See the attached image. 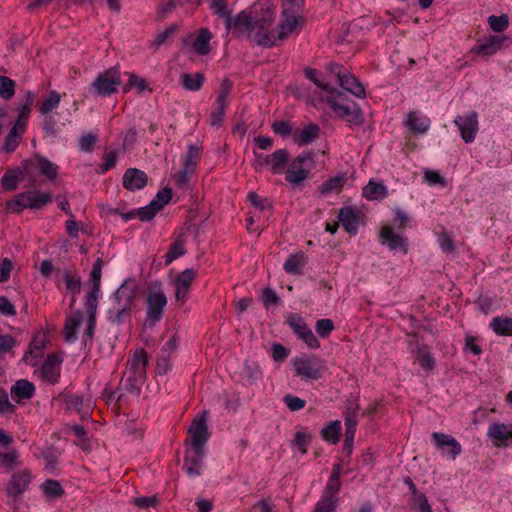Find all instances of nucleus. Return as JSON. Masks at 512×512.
<instances>
[{
  "label": "nucleus",
  "mask_w": 512,
  "mask_h": 512,
  "mask_svg": "<svg viewBox=\"0 0 512 512\" xmlns=\"http://www.w3.org/2000/svg\"><path fill=\"white\" fill-rule=\"evenodd\" d=\"M275 11L263 5L254 6L251 10L241 11L233 20L231 26L236 36L246 35L257 45L272 47L275 45V35L269 31L274 22Z\"/></svg>",
  "instance_id": "f257e3e1"
},
{
  "label": "nucleus",
  "mask_w": 512,
  "mask_h": 512,
  "mask_svg": "<svg viewBox=\"0 0 512 512\" xmlns=\"http://www.w3.org/2000/svg\"><path fill=\"white\" fill-rule=\"evenodd\" d=\"M139 286L134 279H126L113 293L112 305L107 312L108 321L120 325L130 317Z\"/></svg>",
  "instance_id": "f03ea898"
},
{
  "label": "nucleus",
  "mask_w": 512,
  "mask_h": 512,
  "mask_svg": "<svg viewBox=\"0 0 512 512\" xmlns=\"http://www.w3.org/2000/svg\"><path fill=\"white\" fill-rule=\"evenodd\" d=\"M102 267L103 260L101 258H97L93 264L89 278V284L91 285V287L87 293L85 301V306L88 312L86 335L89 339L93 337L96 326V312L98 307V300L100 297Z\"/></svg>",
  "instance_id": "7ed1b4c3"
},
{
  "label": "nucleus",
  "mask_w": 512,
  "mask_h": 512,
  "mask_svg": "<svg viewBox=\"0 0 512 512\" xmlns=\"http://www.w3.org/2000/svg\"><path fill=\"white\" fill-rule=\"evenodd\" d=\"M315 166L313 150L303 151L289 163L285 170V180L293 186L299 185L309 177Z\"/></svg>",
  "instance_id": "20e7f679"
},
{
  "label": "nucleus",
  "mask_w": 512,
  "mask_h": 512,
  "mask_svg": "<svg viewBox=\"0 0 512 512\" xmlns=\"http://www.w3.org/2000/svg\"><path fill=\"white\" fill-rule=\"evenodd\" d=\"M326 101L338 117L351 125L359 126L363 123V113L357 103L340 99L337 92L328 95Z\"/></svg>",
  "instance_id": "39448f33"
},
{
  "label": "nucleus",
  "mask_w": 512,
  "mask_h": 512,
  "mask_svg": "<svg viewBox=\"0 0 512 512\" xmlns=\"http://www.w3.org/2000/svg\"><path fill=\"white\" fill-rule=\"evenodd\" d=\"M167 306V297L161 284L153 285L146 294V320L145 324L153 327L158 323Z\"/></svg>",
  "instance_id": "423d86ee"
},
{
  "label": "nucleus",
  "mask_w": 512,
  "mask_h": 512,
  "mask_svg": "<svg viewBox=\"0 0 512 512\" xmlns=\"http://www.w3.org/2000/svg\"><path fill=\"white\" fill-rule=\"evenodd\" d=\"M295 374L304 380H318L326 371L325 361L316 355H304L292 360Z\"/></svg>",
  "instance_id": "0eeeda50"
},
{
  "label": "nucleus",
  "mask_w": 512,
  "mask_h": 512,
  "mask_svg": "<svg viewBox=\"0 0 512 512\" xmlns=\"http://www.w3.org/2000/svg\"><path fill=\"white\" fill-rule=\"evenodd\" d=\"M121 74L118 67H111L100 72L90 86L91 92L100 97H109L118 91Z\"/></svg>",
  "instance_id": "6e6552de"
},
{
  "label": "nucleus",
  "mask_w": 512,
  "mask_h": 512,
  "mask_svg": "<svg viewBox=\"0 0 512 512\" xmlns=\"http://www.w3.org/2000/svg\"><path fill=\"white\" fill-rule=\"evenodd\" d=\"M329 68L330 71L337 76L339 85L344 90L357 98L363 99L366 97V89L355 75L336 63H331Z\"/></svg>",
  "instance_id": "1a4fd4ad"
},
{
  "label": "nucleus",
  "mask_w": 512,
  "mask_h": 512,
  "mask_svg": "<svg viewBox=\"0 0 512 512\" xmlns=\"http://www.w3.org/2000/svg\"><path fill=\"white\" fill-rule=\"evenodd\" d=\"M148 354L143 349H136L127 362V379L135 384L142 383L146 376Z\"/></svg>",
  "instance_id": "9d476101"
},
{
  "label": "nucleus",
  "mask_w": 512,
  "mask_h": 512,
  "mask_svg": "<svg viewBox=\"0 0 512 512\" xmlns=\"http://www.w3.org/2000/svg\"><path fill=\"white\" fill-rule=\"evenodd\" d=\"M287 323L296 335L297 339L302 340L308 348L318 349L320 347L319 340L300 315H290L287 319Z\"/></svg>",
  "instance_id": "9b49d317"
},
{
  "label": "nucleus",
  "mask_w": 512,
  "mask_h": 512,
  "mask_svg": "<svg viewBox=\"0 0 512 512\" xmlns=\"http://www.w3.org/2000/svg\"><path fill=\"white\" fill-rule=\"evenodd\" d=\"M189 438L185 444L189 447L203 448L209 439V431L207 427L206 411L201 416L193 419L189 429Z\"/></svg>",
  "instance_id": "f8f14e48"
},
{
  "label": "nucleus",
  "mask_w": 512,
  "mask_h": 512,
  "mask_svg": "<svg viewBox=\"0 0 512 512\" xmlns=\"http://www.w3.org/2000/svg\"><path fill=\"white\" fill-rule=\"evenodd\" d=\"M54 282L59 290L62 288V283L65 284L66 291L72 295L71 304H74L76 296L81 291L82 282L80 276L71 269L58 268L55 271Z\"/></svg>",
  "instance_id": "ddd939ff"
},
{
  "label": "nucleus",
  "mask_w": 512,
  "mask_h": 512,
  "mask_svg": "<svg viewBox=\"0 0 512 512\" xmlns=\"http://www.w3.org/2000/svg\"><path fill=\"white\" fill-rule=\"evenodd\" d=\"M32 480L31 473L28 469H19L15 471L6 486L8 497L17 500L23 493H25L30 486Z\"/></svg>",
  "instance_id": "4468645a"
},
{
  "label": "nucleus",
  "mask_w": 512,
  "mask_h": 512,
  "mask_svg": "<svg viewBox=\"0 0 512 512\" xmlns=\"http://www.w3.org/2000/svg\"><path fill=\"white\" fill-rule=\"evenodd\" d=\"M455 125L460 131L461 138L465 143H472L478 132V115L475 111H470L465 115H458L454 119Z\"/></svg>",
  "instance_id": "2eb2a0df"
},
{
  "label": "nucleus",
  "mask_w": 512,
  "mask_h": 512,
  "mask_svg": "<svg viewBox=\"0 0 512 512\" xmlns=\"http://www.w3.org/2000/svg\"><path fill=\"white\" fill-rule=\"evenodd\" d=\"M507 36L493 35L483 40H478L476 45L471 48V53L481 57H489L499 52L506 46Z\"/></svg>",
  "instance_id": "dca6fc26"
},
{
  "label": "nucleus",
  "mask_w": 512,
  "mask_h": 512,
  "mask_svg": "<svg viewBox=\"0 0 512 512\" xmlns=\"http://www.w3.org/2000/svg\"><path fill=\"white\" fill-rule=\"evenodd\" d=\"M196 275V270L193 268H187L176 276L174 280L176 302L182 305L187 301L191 285L195 280Z\"/></svg>",
  "instance_id": "f3484780"
},
{
  "label": "nucleus",
  "mask_w": 512,
  "mask_h": 512,
  "mask_svg": "<svg viewBox=\"0 0 512 512\" xmlns=\"http://www.w3.org/2000/svg\"><path fill=\"white\" fill-rule=\"evenodd\" d=\"M432 440L435 447L441 451L442 455L452 460L456 459L462 452L460 443L450 435L434 432L432 434Z\"/></svg>",
  "instance_id": "a211bd4d"
},
{
  "label": "nucleus",
  "mask_w": 512,
  "mask_h": 512,
  "mask_svg": "<svg viewBox=\"0 0 512 512\" xmlns=\"http://www.w3.org/2000/svg\"><path fill=\"white\" fill-rule=\"evenodd\" d=\"M487 437L495 447H508L512 445V425L505 423H491L487 430Z\"/></svg>",
  "instance_id": "6ab92c4d"
},
{
  "label": "nucleus",
  "mask_w": 512,
  "mask_h": 512,
  "mask_svg": "<svg viewBox=\"0 0 512 512\" xmlns=\"http://www.w3.org/2000/svg\"><path fill=\"white\" fill-rule=\"evenodd\" d=\"M204 449L189 447L185 452L183 470L189 477H197L203 468Z\"/></svg>",
  "instance_id": "aec40b11"
},
{
  "label": "nucleus",
  "mask_w": 512,
  "mask_h": 512,
  "mask_svg": "<svg viewBox=\"0 0 512 512\" xmlns=\"http://www.w3.org/2000/svg\"><path fill=\"white\" fill-rule=\"evenodd\" d=\"M381 244L387 245L391 251H399L402 254L407 253V238L394 232L390 225H384L379 232Z\"/></svg>",
  "instance_id": "412c9836"
},
{
  "label": "nucleus",
  "mask_w": 512,
  "mask_h": 512,
  "mask_svg": "<svg viewBox=\"0 0 512 512\" xmlns=\"http://www.w3.org/2000/svg\"><path fill=\"white\" fill-rule=\"evenodd\" d=\"M292 3V0H285L283 9V19L277 26V29L271 30L275 35V42L277 40L286 39L297 27L298 17L294 12H289L288 4Z\"/></svg>",
  "instance_id": "4be33fe9"
},
{
  "label": "nucleus",
  "mask_w": 512,
  "mask_h": 512,
  "mask_svg": "<svg viewBox=\"0 0 512 512\" xmlns=\"http://www.w3.org/2000/svg\"><path fill=\"white\" fill-rule=\"evenodd\" d=\"M361 211L355 205L343 206L339 210V222L350 235H356L359 229Z\"/></svg>",
  "instance_id": "5701e85b"
},
{
  "label": "nucleus",
  "mask_w": 512,
  "mask_h": 512,
  "mask_svg": "<svg viewBox=\"0 0 512 512\" xmlns=\"http://www.w3.org/2000/svg\"><path fill=\"white\" fill-rule=\"evenodd\" d=\"M61 363V357L49 354L40 368L41 377L50 384L56 383L60 377Z\"/></svg>",
  "instance_id": "b1692460"
},
{
  "label": "nucleus",
  "mask_w": 512,
  "mask_h": 512,
  "mask_svg": "<svg viewBox=\"0 0 512 512\" xmlns=\"http://www.w3.org/2000/svg\"><path fill=\"white\" fill-rule=\"evenodd\" d=\"M147 174L137 168H128L123 175V186L129 191H137L147 185Z\"/></svg>",
  "instance_id": "393cba45"
},
{
  "label": "nucleus",
  "mask_w": 512,
  "mask_h": 512,
  "mask_svg": "<svg viewBox=\"0 0 512 512\" xmlns=\"http://www.w3.org/2000/svg\"><path fill=\"white\" fill-rule=\"evenodd\" d=\"M405 124L414 134H425L430 128V119L419 111H411L407 114Z\"/></svg>",
  "instance_id": "a878e982"
},
{
  "label": "nucleus",
  "mask_w": 512,
  "mask_h": 512,
  "mask_svg": "<svg viewBox=\"0 0 512 512\" xmlns=\"http://www.w3.org/2000/svg\"><path fill=\"white\" fill-rule=\"evenodd\" d=\"M84 319L83 312L77 310L71 316L66 318L63 330V337L66 342L73 343L77 340V330L82 324Z\"/></svg>",
  "instance_id": "bb28decb"
},
{
  "label": "nucleus",
  "mask_w": 512,
  "mask_h": 512,
  "mask_svg": "<svg viewBox=\"0 0 512 512\" xmlns=\"http://www.w3.org/2000/svg\"><path fill=\"white\" fill-rule=\"evenodd\" d=\"M32 197V190L18 193L12 199L6 202V207L11 213H20L27 208L32 209Z\"/></svg>",
  "instance_id": "cd10ccee"
},
{
  "label": "nucleus",
  "mask_w": 512,
  "mask_h": 512,
  "mask_svg": "<svg viewBox=\"0 0 512 512\" xmlns=\"http://www.w3.org/2000/svg\"><path fill=\"white\" fill-rule=\"evenodd\" d=\"M35 394V386L28 380H18L11 387V396L16 402L31 399Z\"/></svg>",
  "instance_id": "c85d7f7f"
},
{
  "label": "nucleus",
  "mask_w": 512,
  "mask_h": 512,
  "mask_svg": "<svg viewBox=\"0 0 512 512\" xmlns=\"http://www.w3.org/2000/svg\"><path fill=\"white\" fill-rule=\"evenodd\" d=\"M320 128L315 123H309L294 136V142L299 146L313 143L319 138Z\"/></svg>",
  "instance_id": "c756f323"
},
{
  "label": "nucleus",
  "mask_w": 512,
  "mask_h": 512,
  "mask_svg": "<svg viewBox=\"0 0 512 512\" xmlns=\"http://www.w3.org/2000/svg\"><path fill=\"white\" fill-rule=\"evenodd\" d=\"M289 153L286 149H278L269 155V169L275 174L279 175L285 173L288 163Z\"/></svg>",
  "instance_id": "7c9ffc66"
},
{
  "label": "nucleus",
  "mask_w": 512,
  "mask_h": 512,
  "mask_svg": "<svg viewBox=\"0 0 512 512\" xmlns=\"http://www.w3.org/2000/svg\"><path fill=\"white\" fill-rule=\"evenodd\" d=\"M338 494L323 490L320 499L314 506L313 512H336Z\"/></svg>",
  "instance_id": "2f4dec72"
},
{
  "label": "nucleus",
  "mask_w": 512,
  "mask_h": 512,
  "mask_svg": "<svg viewBox=\"0 0 512 512\" xmlns=\"http://www.w3.org/2000/svg\"><path fill=\"white\" fill-rule=\"evenodd\" d=\"M25 131L26 129L20 128L19 125H13L4 139L2 150L6 153L14 152L19 146Z\"/></svg>",
  "instance_id": "473e14b6"
},
{
  "label": "nucleus",
  "mask_w": 512,
  "mask_h": 512,
  "mask_svg": "<svg viewBox=\"0 0 512 512\" xmlns=\"http://www.w3.org/2000/svg\"><path fill=\"white\" fill-rule=\"evenodd\" d=\"M362 195L370 201L382 200L387 197L388 191L387 187L382 183L370 180L363 188Z\"/></svg>",
  "instance_id": "72a5a7b5"
},
{
  "label": "nucleus",
  "mask_w": 512,
  "mask_h": 512,
  "mask_svg": "<svg viewBox=\"0 0 512 512\" xmlns=\"http://www.w3.org/2000/svg\"><path fill=\"white\" fill-rule=\"evenodd\" d=\"M489 327L491 330L499 336H511L512 335V318L510 317H494Z\"/></svg>",
  "instance_id": "f704fd0d"
},
{
  "label": "nucleus",
  "mask_w": 512,
  "mask_h": 512,
  "mask_svg": "<svg viewBox=\"0 0 512 512\" xmlns=\"http://www.w3.org/2000/svg\"><path fill=\"white\" fill-rule=\"evenodd\" d=\"M243 378L250 384L254 385L262 379V370L257 362L246 360L242 372Z\"/></svg>",
  "instance_id": "c9c22d12"
},
{
  "label": "nucleus",
  "mask_w": 512,
  "mask_h": 512,
  "mask_svg": "<svg viewBox=\"0 0 512 512\" xmlns=\"http://www.w3.org/2000/svg\"><path fill=\"white\" fill-rule=\"evenodd\" d=\"M61 102V95L56 90L49 91L47 97L38 103L39 112L47 116L56 109Z\"/></svg>",
  "instance_id": "e433bc0d"
},
{
  "label": "nucleus",
  "mask_w": 512,
  "mask_h": 512,
  "mask_svg": "<svg viewBox=\"0 0 512 512\" xmlns=\"http://www.w3.org/2000/svg\"><path fill=\"white\" fill-rule=\"evenodd\" d=\"M201 154V148L195 144H190L187 152L182 159V167L195 172Z\"/></svg>",
  "instance_id": "4c0bfd02"
},
{
  "label": "nucleus",
  "mask_w": 512,
  "mask_h": 512,
  "mask_svg": "<svg viewBox=\"0 0 512 512\" xmlns=\"http://www.w3.org/2000/svg\"><path fill=\"white\" fill-rule=\"evenodd\" d=\"M211 38V32L207 28H201L193 42V49L200 55L208 54L210 51L209 42Z\"/></svg>",
  "instance_id": "58836bf2"
},
{
  "label": "nucleus",
  "mask_w": 512,
  "mask_h": 512,
  "mask_svg": "<svg viewBox=\"0 0 512 512\" xmlns=\"http://www.w3.org/2000/svg\"><path fill=\"white\" fill-rule=\"evenodd\" d=\"M204 81H205L204 74L199 73V72L194 73V74L184 73L181 75L182 85H183L184 89H186L188 91H193V92L199 91L202 88Z\"/></svg>",
  "instance_id": "ea45409f"
},
{
  "label": "nucleus",
  "mask_w": 512,
  "mask_h": 512,
  "mask_svg": "<svg viewBox=\"0 0 512 512\" xmlns=\"http://www.w3.org/2000/svg\"><path fill=\"white\" fill-rule=\"evenodd\" d=\"M185 239L183 235H180L176 238V240L170 245L168 252L165 255V264L169 265L177 258L183 256L186 253L185 250Z\"/></svg>",
  "instance_id": "a19ab883"
},
{
  "label": "nucleus",
  "mask_w": 512,
  "mask_h": 512,
  "mask_svg": "<svg viewBox=\"0 0 512 512\" xmlns=\"http://www.w3.org/2000/svg\"><path fill=\"white\" fill-rule=\"evenodd\" d=\"M304 266V253L299 252L289 256L283 268L288 274L300 275Z\"/></svg>",
  "instance_id": "79ce46f5"
},
{
  "label": "nucleus",
  "mask_w": 512,
  "mask_h": 512,
  "mask_svg": "<svg viewBox=\"0 0 512 512\" xmlns=\"http://www.w3.org/2000/svg\"><path fill=\"white\" fill-rule=\"evenodd\" d=\"M341 429V422L334 420L321 430V436L325 441L331 444H337L339 442Z\"/></svg>",
  "instance_id": "37998d69"
},
{
  "label": "nucleus",
  "mask_w": 512,
  "mask_h": 512,
  "mask_svg": "<svg viewBox=\"0 0 512 512\" xmlns=\"http://www.w3.org/2000/svg\"><path fill=\"white\" fill-rule=\"evenodd\" d=\"M37 168L40 173L46 176L48 179L53 180L56 178L58 173V166L45 157H36Z\"/></svg>",
  "instance_id": "c03bdc74"
},
{
  "label": "nucleus",
  "mask_w": 512,
  "mask_h": 512,
  "mask_svg": "<svg viewBox=\"0 0 512 512\" xmlns=\"http://www.w3.org/2000/svg\"><path fill=\"white\" fill-rule=\"evenodd\" d=\"M346 181L345 175L334 176L324 181L320 186V192L327 195L333 191H340Z\"/></svg>",
  "instance_id": "a18cd8bd"
},
{
  "label": "nucleus",
  "mask_w": 512,
  "mask_h": 512,
  "mask_svg": "<svg viewBox=\"0 0 512 512\" xmlns=\"http://www.w3.org/2000/svg\"><path fill=\"white\" fill-rule=\"evenodd\" d=\"M43 494L49 499L59 498L64 494V490L60 483L56 480H46L41 484Z\"/></svg>",
  "instance_id": "49530a36"
},
{
  "label": "nucleus",
  "mask_w": 512,
  "mask_h": 512,
  "mask_svg": "<svg viewBox=\"0 0 512 512\" xmlns=\"http://www.w3.org/2000/svg\"><path fill=\"white\" fill-rule=\"evenodd\" d=\"M305 76L312 81L318 88L326 92L328 95H332L333 93H336V90L329 84L323 82L318 77V71L313 68H305L304 69Z\"/></svg>",
  "instance_id": "de8ad7c7"
},
{
  "label": "nucleus",
  "mask_w": 512,
  "mask_h": 512,
  "mask_svg": "<svg viewBox=\"0 0 512 512\" xmlns=\"http://www.w3.org/2000/svg\"><path fill=\"white\" fill-rule=\"evenodd\" d=\"M490 29L496 33H502L509 26L508 15L502 14L500 16L491 15L487 19Z\"/></svg>",
  "instance_id": "09e8293b"
},
{
  "label": "nucleus",
  "mask_w": 512,
  "mask_h": 512,
  "mask_svg": "<svg viewBox=\"0 0 512 512\" xmlns=\"http://www.w3.org/2000/svg\"><path fill=\"white\" fill-rule=\"evenodd\" d=\"M98 141L97 133H83L78 141L79 149L85 153H91Z\"/></svg>",
  "instance_id": "8fccbe9b"
},
{
  "label": "nucleus",
  "mask_w": 512,
  "mask_h": 512,
  "mask_svg": "<svg viewBox=\"0 0 512 512\" xmlns=\"http://www.w3.org/2000/svg\"><path fill=\"white\" fill-rule=\"evenodd\" d=\"M16 83L7 76H0V97L3 100H10L15 94Z\"/></svg>",
  "instance_id": "3c124183"
},
{
  "label": "nucleus",
  "mask_w": 512,
  "mask_h": 512,
  "mask_svg": "<svg viewBox=\"0 0 512 512\" xmlns=\"http://www.w3.org/2000/svg\"><path fill=\"white\" fill-rule=\"evenodd\" d=\"M341 488L340 482V465H335L333 467L332 473L324 487V490L329 493L338 494Z\"/></svg>",
  "instance_id": "603ef678"
},
{
  "label": "nucleus",
  "mask_w": 512,
  "mask_h": 512,
  "mask_svg": "<svg viewBox=\"0 0 512 512\" xmlns=\"http://www.w3.org/2000/svg\"><path fill=\"white\" fill-rule=\"evenodd\" d=\"M416 360L418 361L419 365L427 371L432 370L435 366V360L426 348L418 349Z\"/></svg>",
  "instance_id": "864d4df0"
},
{
  "label": "nucleus",
  "mask_w": 512,
  "mask_h": 512,
  "mask_svg": "<svg viewBox=\"0 0 512 512\" xmlns=\"http://www.w3.org/2000/svg\"><path fill=\"white\" fill-rule=\"evenodd\" d=\"M19 453L16 450L7 453L0 452V465L7 471L13 470L18 465Z\"/></svg>",
  "instance_id": "5fc2aeb1"
},
{
  "label": "nucleus",
  "mask_w": 512,
  "mask_h": 512,
  "mask_svg": "<svg viewBox=\"0 0 512 512\" xmlns=\"http://www.w3.org/2000/svg\"><path fill=\"white\" fill-rule=\"evenodd\" d=\"M172 198V190L165 188L160 190L155 198L150 202L151 206H154L157 211H160Z\"/></svg>",
  "instance_id": "6e6d98bb"
},
{
  "label": "nucleus",
  "mask_w": 512,
  "mask_h": 512,
  "mask_svg": "<svg viewBox=\"0 0 512 512\" xmlns=\"http://www.w3.org/2000/svg\"><path fill=\"white\" fill-rule=\"evenodd\" d=\"M103 159H104L103 163L100 164L97 168V173H99V174H104L107 171H109L110 169L115 167V165L117 163V159H118V151L112 150V151L106 153L104 155Z\"/></svg>",
  "instance_id": "4d7b16f0"
},
{
  "label": "nucleus",
  "mask_w": 512,
  "mask_h": 512,
  "mask_svg": "<svg viewBox=\"0 0 512 512\" xmlns=\"http://www.w3.org/2000/svg\"><path fill=\"white\" fill-rule=\"evenodd\" d=\"M33 191V197H32V209L38 210L43 208L45 205H47L52 200V195L48 192H40L38 190H32Z\"/></svg>",
  "instance_id": "13d9d810"
},
{
  "label": "nucleus",
  "mask_w": 512,
  "mask_h": 512,
  "mask_svg": "<svg viewBox=\"0 0 512 512\" xmlns=\"http://www.w3.org/2000/svg\"><path fill=\"white\" fill-rule=\"evenodd\" d=\"M210 7L217 15L225 18L226 27L231 26V16L227 12L225 0H212Z\"/></svg>",
  "instance_id": "bf43d9fd"
},
{
  "label": "nucleus",
  "mask_w": 512,
  "mask_h": 512,
  "mask_svg": "<svg viewBox=\"0 0 512 512\" xmlns=\"http://www.w3.org/2000/svg\"><path fill=\"white\" fill-rule=\"evenodd\" d=\"M227 105L221 103H214V110L209 116V124L211 126H219L224 118Z\"/></svg>",
  "instance_id": "052dcab7"
},
{
  "label": "nucleus",
  "mask_w": 512,
  "mask_h": 512,
  "mask_svg": "<svg viewBox=\"0 0 512 512\" xmlns=\"http://www.w3.org/2000/svg\"><path fill=\"white\" fill-rule=\"evenodd\" d=\"M129 79L127 85L124 87V92H128L130 88H136L139 93L143 92L147 88V82L144 78L139 77L134 73H129Z\"/></svg>",
  "instance_id": "680f3d73"
},
{
  "label": "nucleus",
  "mask_w": 512,
  "mask_h": 512,
  "mask_svg": "<svg viewBox=\"0 0 512 512\" xmlns=\"http://www.w3.org/2000/svg\"><path fill=\"white\" fill-rule=\"evenodd\" d=\"M311 437L305 432L298 431L293 439V446L296 447L302 454L307 452V447L310 444Z\"/></svg>",
  "instance_id": "e2e57ef3"
},
{
  "label": "nucleus",
  "mask_w": 512,
  "mask_h": 512,
  "mask_svg": "<svg viewBox=\"0 0 512 512\" xmlns=\"http://www.w3.org/2000/svg\"><path fill=\"white\" fill-rule=\"evenodd\" d=\"M130 503L138 508L147 509L155 507L158 504V499L156 496H141L132 498Z\"/></svg>",
  "instance_id": "0e129e2a"
},
{
  "label": "nucleus",
  "mask_w": 512,
  "mask_h": 512,
  "mask_svg": "<svg viewBox=\"0 0 512 512\" xmlns=\"http://www.w3.org/2000/svg\"><path fill=\"white\" fill-rule=\"evenodd\" d=\"M231 89L232 82L227 78L223 79L220 85V91L217 95L215 102L228 105V98L230 96Z\"/></svg>",
  "instance_id": "69168bd1"
},
{
  "label": "nucleus",
  "mask_w": 512,
  "mask_h": 512,
  "mask_svg": "<svg viewBox=\"0 0 512 512\" xmlns=\"http://www.w3.org/2000/svg\"><path fill=\"white\" fill-rule=\"evenodd\" d=\"M345 428H356L358 424V407L349 404L345 411Z\"/></svg>",
  "instance_id": "338daca9"
},
{
  "label": "nucleus",
  "mask_w": 512,
  "mask_h": 512,
  "mask_svg": "<svg viewBox=\"0 0 512 512\" xmlns=\"http://www.w3.org/2000/svg\"><path fill=\"white\" fill-rule=\"evenodd\" d=\"M315 330L320 337L326 338L334 330V323L331 319H320L316 322Z\"/></svg>",
  "instance_id": "774afa93"
}]
</instances>
